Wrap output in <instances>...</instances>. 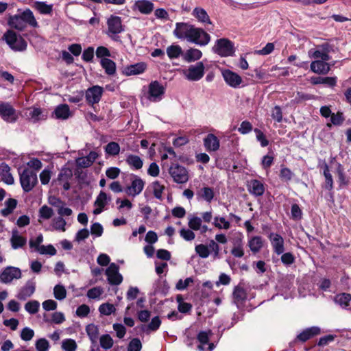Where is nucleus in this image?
I'll return each mask as SVG.
<instances>
[{"label":"nucleus","instance_id":"obj_19","mask_svg":"<svg viewBox=\"0 0 351 351\" xmlns=\"http://www.w3.org/2000/svg\"><path fill=\"white\" fill-rule=\"evenodd\" d=\"M147 68V65L144 62H138L124 67L123 73L126 76L139 75L143 73Z\"/></svg>","mask_w":351,"mask_h":351},{"label":"nucleus","instance_id":"obj_16","mask_svg":"<svg viewBox=\"0 0 351 351\" xmlns=\"http://www.w3.org/2000/svg\"><path fill=\"white\" fill-rule=\"evenodd\" d=\"M19 14L22 19V22H23L25 25V28L27 25L34 28L39 27L38 23L37 22L33 12L30 9L27 8L23 12H19Z\"/></svg>","mask_w":351,"mask_h":351},{"label":"nucleus","instance_id":"obj_58","mask_svg":"<svg viewBox=\"0 0 351 351\" xmlns=\"http://www.w3.org/2000/svg\"><path fill=\"white\" fill-rule=\"evenodd\" d=\"M104 293V290L100 287H95L89 289L87 292V297L90 299H99Z\"/></svg>","mask_w":351,"mask_h":351},{"label":"nucleus","instance_id":"obj_45","mask_svg":"<svg viewBox=\"0 0 351 351\" xmlns=\"http://www.w3.org/2000/svg\"><path fill=\"white\" fill-rule=\"evenodd\" d=\"M151 186L152 188L154 197L158 199H162L165 186L161 184L158 181H155L152 182Z\"/></svg>","mask_w":351,"mask_h":351},{"label":"nucleus","instance_id":"obj_9","mask_svg":"<svg viewBox=\"0 0 351 351\" xmlns=\"http://www.w3.org/2000/svg\"><path fill=\"white\" fill-rule=\"evenodd\" d=\"M0 116L4 121L10 123L15 122L17 119L16 110L9 103L0 104Z\"/></svg>","mask_w":351,"mask_h":351},{"label":"nucleus","instance_id":"obj_37","mask_svg":"<svg viewBox=\"0 0 351 351\" xmlns=\"http://www.w3.org/2000/svg\"><path fill=\"white\" fill-rule=\"evenodd\" d=\"M100 63L106 74L112 75L115 73L116 64L114 62L108 58H102L101 59Z\"/></svg>","mask_w":351,"mask_h":351},{"label":"nucleus","instance_id":"obj_17","mask_svg":"<svg viewBox=\"0 0 351 351\" xmlns=\"http://www.w3.org/2000/svg\"><path fill=\"white\" fill-rule=\"evenodd\" d=\"M248 191L250 194L260 197L264 194L265 186L263 182L258 180H251L247 183Z\"/></svg>","mask_w":351,"mask_h":351},{"label":"nucleus","instance_id":"obj_32","mask_svg":"<svg viewBox=\"0 0 351 351\" xmlns=\"http://www.w3.org/2000/svg\"><path fill=\"white\" fill-rule=\"evenodd\" d=\"M71 171L66 169L62 170L58 175V181L62 184V186L65 191H68L70 189V184L69 180L71 178Z\"/></svg>","mask_w":351,"mask_h":351},{"label":"nucleus","instance_id":"obj_7","mask_svg":"<svg viewBox=\"0 0 351 351\" xmlns=\"http://www.w3.org/2000/svg\"><path fill=\"white\" fill-rule=\"evenodd\" d=\"M165 88L158 81L152 82L149 85L147 99L152 102H158L162 99Z\"/></svg>","mask_w":351,"mask_h":351},{"label":"nucleus","instance_id":"obj_60","mask_svg":"<svg viewBox=\"0 0 351 351\" xmlns=\"http://www.w3.org/2000/svg\"><path fill=\"white\" fill-rule=\"evenodd\" d=\"M279 176L281 180L283 182H289L292 179L293 173L287 167H282L280 169Z\"/></svg>","mask_w":351,"mask_h":351},{"label":"nucleus","instance_id":"obj_56","mask_svg":"<svg viewBox=\"0 0 351 351\" xmlns=\"http://www.w3.org/2000/svg\"><path fill=\"white\" fill-rule=\"evenodd\" d=\"M337 173L338 175V181L339 182L340 186L347 185L348 181L346 179V176L344 174L343 167L340 163L337 164Z\"/></svg>","mask_w":351,"mask_h":351},{"label":"nucleus","instance_id":"obj_27","mask_svg":"<svg viewBox=\"0 0 351 351\" xmlns=\"http://www.w3.org/2000/svg\"><path fill=\"white\" fill-rule=\"evenodd\" d=\"M8 24L11 28L20 32H22L26 29L25 25H24L23 22H22V19L19 13L14 15L9 16L8 19Z\"/></svg>","mask_w":351,"mask_h":351},{"label":"nucleus","instance_id":"obj_26","mask_svg":"<svg viewBox=\"0 0 351 351\" xmlns=\"http://www.w3.org/2000/svg\"><path fill=\"white\" fill-rule=\"evenodd\" d=\"M192 15L197 20L198 22L211 25L212 22L206 11L201 8L196 7L192 12Z\"/></svg>","mask_w":351,"mask_h":351},{"label":"nucleus","instance_id":"obj_5","mask_svg":"<svg viewBox=\"0 0 351 351\" xmlns=\"http://www.w3.org/2000/svg\"><path fill=\"white\" fill-rule=\"evenodd\" d=\"M204 64L202 62H198L195 65H191L183 73L186 78L190 81H198L204 75Z\"/></svg>","mask_w":351,"mask_h":351},{"label":"nucleus","instance_id":"obj_59","mask_svg":"<svg viewBox=\"0 0 351 351\" xmlns=\"http://www.w3.org/2000/svg\"><path fill=\"white\" fill-rule=\"evenodd\" d=\"M202 219L198 217H191L189 220V227L193 230H199L201 228Z\"/></svg>","mask_w":351,"mask_h":351},{"label":"nucleus","instance_id":"obj_1","mask_svg":"<svg viewBox=\"0 0 351 351\" xmlns=\"http://www.w3.org/2000/svg\"><path fill=\"white\" fill-rule=\"evenodd\" d=\"M173 35L179 39L206 46L210 41V36L202 28L196 27L189 23H176Z\"/></svg>","mask_w":351,"mask_h":351},{"label":"nucleus","instance_id":"obj_12","mask_svg":"<svg viewBox=\"0 0 351 351\" xmlns=\"http://www.w3.org/2000/svg\"><path fill=\"white\" fill-rule=\"evenodd\" d=\"M268 238L271 242L274 252L278 255L282 254L285 251L283 238L280 234L273 232L269 234Z\"/></svg>","mask_w":351,"mask_h":351},{"label":"nucleus","instance_id":"obj_18","mask_svg":"<svg viewBox=\"0 0 351 351\" xmlns=\"http://www.w3.org/2000/svg\"><path fill=\"white\" fill-rule=\"evenodd\" d=\"M10 241L11 246L14 250L22 248L27 243V239L21 235L17 229L12 230V236Z\"/></svg>","mask_w":351,"mask_h":351},{"label":"nucleus","instance_id":"obj_61","mask_svg":"<svg viewBox=\"0 0 351 351\" xmlns=\"http://www.w3.org/2000/svg\"><path fill=\"white\" fill-rule=\"evenodd\" d=\"M35 346L37 351H49V343L46 339L41 338L36 341Z\"/></svg>","mask_w":351,"mask_h":351},{"label":"nucleus","instance_id":"obj_30","mask_svg":"<svg viewBox=\"0 0 351 351\" xmlns=\"http://www.w3.org/2000/svg\"><path fill=\"white\" fill-rule=\"evenodd\" d=\"M247 246L254 254H256L263 247V240L260 236H254L249 239Z\"/></svg>","mask_w":351,"mask_h":351},{"label":"nucleus","instance_id":"obj_13","mask_svg":"<svg viewBox=\"0 0 351 351\" xmlns=\"http://www.w3.org/2000/svg\"><path fill=\"white\" fill-rule=\"evenodd\" d=\"M222 75L225 82L232 88H238L243 82L240 75L228 69L223 71Z\"/></svg>","mask_w":351,"mask_h":351},{"label":"nucleus","instance_id":"obj_29","mask_svg":"<svg viewBox=\"0 0 351 351\" xmlns=\"http://www.w3.org/2000/svg\"><path fill=\"white\" fill-rule=\"evenodd\" d=\"M0 174L2 178V180L6 183L7 184H13L14 182V180L13 176L10 173V167L5 163H3L0 166Z\"/></svg>","mask_w":351,"mask_h":351},{"label":"nucleus","instance_id":"obj_23","mask_svg":"<svg viewBox=\"0 0 351 351\" xmlns=\"http://www.w3.org/2000/svg\"><path fill=\"white\" fill-rule=\"evenodd\" d=\"M35 289V283L33 281H27L17 294V298L20 300H25L34 293Z\"/></svg>","mask_w":351,"mask_h":351},{"label":"nucleus","instance_id":"obj_3","mask_svg":"<svg viewBox=\"0 0 351 351\" xmlns=\"http://www.w3.org/2000/svg\"><path fill=\"white\" fill-rule=\"evenodd\" d=\"M3 40L14 51H23L27 48L26 41L21 36H18L16 32L9 29L3 34Z\"/></svg>","mask_w":351,"mask_h":351},{"label":"nucleus","instance_id":"obj_25","mask_svg":"<svg viewBox=\"0 0 351 351\" xmlns=\"http://www.w3.org/2000/svg\"><path fill=\"white\" fill-rule=\"evenodd\" d=\"M204 144L207 151L215 152L219 148V140L213 134H209L204 139Z\"/></svg>","mask_w":351,"mask_h":351},{"label":"nucleus","instance_id":"obj_20","mask_svg":"<svg viewBox=\"0 0 351 351\" xmlns=\"http://www.w3.org/2000/svg\"><path fill=\"white\" fill-rule=\"evenodd\" d=\"M134 10H138L143 14H149L154 9V3L149 0H138L133 6Z\"/></svg>","mask_w":351,"mask_h":351},{"label":"nucleus","instance_id":"obj_51","mask_svg":"<svg viewBox=\"0 0 351 351\" xmlns=\"http://www.w3.org/2000/svg\"><path fill=\"white\" fill-rule=\"evenodd\" d=\"M195 252L198 256L202 258H206L210 255V250L208 247L204 244L197 245L195 247Z\"/></svg>","mask_w":351,"mask_h":351},{"label":"nucleus","instance_id":"obj_15","mask_svg":"<svg viewBox=\"0 0 351 351\" xmlns=\"http://www.w3.org/2000/svg\"><path fill=\"white\" fill-rule=\"evenodd\" d=\"M108 32L112 34H117L123 31L121 17L111 15L107 21Z\"/></svg>","mask_w":351,"mask_h":351},{"label":"nucleus","instance_id":"obj_11","mask_svg":"<svg viewBox=\"0 0 351 351\" xmlns=\"http://www.w3.org/2000/svg\"><path fill=\"white\" fill-rule=\"evenodd\" d=\"M144 185L145 182L141 178L134 176L131 184L124 189V192L129 196L135 197L141 193Z\"/></svg>","mask_w":351,"mask_h":351},{"label":"nucleus","instance_id":"obj_22","mask_svg":"<svg viewBox=\"0 0 351 351\" xmlns=\"http://www.w3.org/2000/svg\"><path fill=\"white\" fill-rule=\"evenodd\" d=\"M110 200V198L108 197L107 194L104 191H101L95 201L94 205L96 206V208L93 210V214H100Z\"/></svg>","mask_w":351,"mask_h":351},{"label":"nucleus","instance_id":"obj_14","mask_svg":"<svg viewBox=\"0 0 351 351\" xmlns=\"http://www.w3.org/2000/svg\"><path fill=\"white\" fill-rule=\"evenodd\" d=\"M103 88L99 86L89 88L86 92V99L88 103L92 105L98 103L101 97Z\"/></svg>","mask_w":351,"mask_h":351},{"label":"nucleus","instance_id":"obj_40","mask_svg":"<svg viewBox=\"0 0 351 351\" xmlns=\"http://www.w3.org/2000/svg\"><path fill=\"white\" fill-rule=\"evenodd\" d=\"M34 8L42 14H49L52 12L53 5L43 1H36Z\"/></svg>","mask_w":351,"mask_h":351},{"label":"nucleus","instance_id":"obj_10","mask_svg":"<svg viewBox=\"0 0 351 351\" xmlns=\"http://www.w3.org/2000/svg\"><path fill=\"white\" fill-rule=\"evenodd\" d=\"M108 281L110 285H118L123 280L122 276L119 272V266L111 263L106 270Z\"/></svg>","mask_w":351,"mask_h":351},{"label":"nucleus","instance_id":"obj_38","mask_svg":"<svg viewBox=\"0 0 351 351\" xmlns=\"http://www.w3.org/2000/svg\"><path fill=\"white\" fill-rule=\"evenodd\" d=\"M197 196L210 203L214 197V191L212 188L205 186L198 191Z\"/></svg>","mask_w":351,"mask_h":351},{"label":"nucleus","instance_id":"obj_47","mask_svg":"<svg viewBox=\"0 0 351 351\" xmlns=\"http://www.w3.org/2000/svg\"><path fill=\"white\" fill-rule=\"evenodd\" d=\"M54 298L58 300H63L66 297V290L63 285H57L53 288Z\"/></svg>","mask_w":351,"mask_h":351},{"label":"nucleus","instance_id":"obj_46","mask_svg":"<svg viewBox=\"0 0 351 351\" xmlns=\"http://www.w3.org/2000/svg\"><path fill=\"white\" fill-rule=\"evenodd\" d=\"M86 331L88 335L90 341L93 343L97 341L98 339L99 330L95 324H88L86 328Z\"/></svg>","mask_w":351,"mask_h":351},{"label":"nucleus","instance_id":"obj_42","mask_svg":"<svg viewBox=\"0 0 351 351\" xmlns=\"http://www.w3.org/2000/svg\"><path fill=\"white\" fill-rule=\"evenodd\" d=\"M167 54L170 59L178 58L182 54V49L180 45H171L167 48Z\"/></svg>","mask_w":351,"mask_h":351},{"label":"nucleus","instance_id":"obj_52","mask_svg":"<svg viewBox=\"0 0 351 351\" xmlns=\"http://www.w3.org/2000/svg\"><path fill=\"white\" fill-rule=\"evenodd\" d=\"M53 215V210L51 208L44 205L39 209V217L44 219H49Z\"/></svg>","mask_w":351,"mask_h":351},{"label":"nucleus","instance_id":"obj_55","mask_svg":"<svg viewBox=\"0 0 351 351\" xmlns=\"http://www.w3.org/2000/svg\"><path fill=\"white\" fill-rule=\"evenodd\" d=\"M100 345L104 349H110L113 345V340L109 335H104L100 337Z\"/></svg>","mask_w":351,"mask_h":351},{"label":"nucleus","instance_id":"obj_44","mask_svg":"<svg viewBox=\"0 0 351 351\" xmlns=\"http://www.w3.org/2000/svg\"><path fill=\"white\" fill-rule=\"evenodd\" d=\"M66 222L63 217L59 216L52 219L51 226L53 230L64 232Z\"/></svg>","mask_w":351,"mask_h":351},{"label":"nucleus","instance_id":"obj_24","mask_svg":"<svg viewBox=\"0 0 351 351\" xmlns=\"http://www.w3.org/2000/svg\"><path fill=\"white\" fill-rule=\"evenodd\" d=\"M336 77H311L310 82L313 85L324 84L328 87H334L337 84Z\"/></svg>","mask_w":351,"mask_h":351},{"label":"nucleus","instance_id":"obj_2","mask_svg":"<svg viewBox=\"0 0 351 351\" xmlns=\"http://www.w3.org/2000/svg\"><path fill=\"white\" fill-rule=\"evenodd\" d=\"M212 51L221 57L232 56L235 52L234 43L228 38L217 40Z\"/></svg>","mask_w":351,"mask_h":351},{"label":"nucleus","instance_id":"obj_49","mask_svg":"<svg viewBox=\"0 0 351 351\" xmlns=\"http://www.w3.org/2000/svg\"><path fill=\"white\" fill-rule=\"evenodd\" d=\"M233 297L235 302H242L246 299L247 294L243 288L236 287L233 292Z\"/></svg>","mask_w":351,"mask_h":351},{"label":"nucleus","instance_id":"obj_43","mask_svg":"<svg viewBox=\"0 0 351 351\" xmlns=\"http://www.w3.org/2000/svg\"><path fill=\"white\" fill-rule=\"evenodd\" d=\"M213 225L218 229L228 230L230 228V223L223 217L216 216L214 217Z\"/></svg>","mask_w":351,"mask_h":351},{"label":"nucleus","instance_id":"obj_64","mask_svg":"<svg viewBox=\"0 0 351 351\" xmlns=\"http://www.w3.org/2000/svg\"><path fill=\"white\" fill-rule=\"evenodd\" d=\"M141 348L142 343L140 339L134 338L129 343L128 351H141Z\"/></svg>","mask_w":351,"mask_h":351},{"label":"nucleus","instance_id":"obj_33","mask_svg":"<svg viewBox=\"0 0 351 351\" xmlns=\"http://www.w3.org/2000/svg\"><path fill=\"white\" fill-rule=\"evenodd\" d=\"M202 56V53L200 50L195 48H191L184 53V59L187 62H191L199 60Z\"/></svg>","mask_w":351,"mask_h":351},{"label":"nucleus","instance_id":"obj_57","mask_svg":"<svg viewBox=\"0 0 351 351\" xmlns=\"http://www.w3.org/2000/svg\"><path fill=\"white\" fill-rule=\"evenodd\" d=\"M271 117L278 123H281L282 121V111L279 106H276L272 108L271 112Z\"/></svg>","mask_w":351,"mask_h":351},{"label":"nucleus","instance_id":"obj_54","mask_svg":"<svg viewBox=\"0 0 351 351\" xmlns=\"http://www.w3.org/2000/svg\"><path fill=\"white\" fill-rule=\"evenodd\" d=\"M116 311L114 306L109 303H104L99 307V311L101 314L110 315Z\"/></svg>","mask_w":351,"mask_h":351},{"label":"nucleus","instance_id":"obj_8","mask_svg":"<svg viewBox=\"0 0 351 351\" xmlns=\"http://www.w3.org/2000/svg\"><path fill=\"white\" fill-rule=\"evenodd\" d=\"M169 173L174 182L177 183H185L189 180L186 169L184 167L178 164L172 165L169 169Z\"/></svg>","mask_w":351,"mask_h":351},{"label":"nucleus","instance_id":"obj_36","mask_svg":"<svg viewBox=\"0 0 351 351\" xmlns=\"http://www.w3.org/2000/svg\"><path fill=\"white\" fill-rule=\"evenodd\" d=\"M323 171L325 178L324 188L326 190L330 191L333 188V179L331 173H330L329 167L326 162L323 165Z\"/></svg>","mask_w":351,"mask_h":351},{"label":"nucleus","instance_id":"obj_34","mask_svg":"<svg viewBox=\"0 0 351 351\" xmlns=\"http://www.w3.org/2000/svg\"><path fill=\"white\" fill-rule=\"evenodd\" d=\"M54 114L57 119H66L71 116L70 109L68 105L62 104L56 107Z\"/></svg>","mask_w":351,"mask_h":351},{"label":"nucleus","instance_id":"obj_35","mask_svg":"<svg viewBox=\"0 0 351 351\" xmlns=\"http://www.w3.org/2000/svg\"><path fill=\"white\" fill-rule=\"evenodd\" d=\"M351 300V295L347 293L337 294L334 298V301L343 308H346L349 306Z\"/></svg>","mask_w":351,"mask_h":351},{"label":"nucleus","instance_id":"obj_21","mask_svg":"<svg viewBox=\"0 0 351 351\" xmlns=\"http://www.w3.org/2000/svg\"><path fill=\"white\" fill-rule=\"evenodd\" d=\"M311 70L317 74L326 75L330 71V66L326 61L315 60L311 64Z\"/></svg>","mask_w":351,"mask_h":351},{"label":"nucleus","instance_id":"obj_4","mask_svg":"<svg viewBox=\"0 0 351 351\" xmlns=\"http://www.w3.org/2000/svg\"><path fill=\"white\" fill-rule=\"evenodd\" d=\"M20 175V182L24 191L29 192L38 183L36 173L29 168L24 169Z\"/></svg>","mask_w":351,"mask_h":351},{"label":"nucleus","instance_id":"obj_50","mask_svg":"<svg viewBox=\"0 0 351 351\" xmlns=\"http://www.w3.org/2000/svg\"><path fill=\"white\" fill-rule=\"evenodd\" d=\"M106 152L111 156H117L120 152V146L116 142H110L105 147Z\"/></svg>","mask_w":351,"mask_h":351},{"label":"nucleus","instance_id":"obj_6","mask_svg":"<svg viewBox=\"0 0 351 351\" xmlns=\"http://www.w3.org/2000/svg\"><path fill=\"white\" fill-rule=\"evenodd\" d=\"M21 276V271L19 268L8 266L0 272V281L3 283L8 284L14 280L20 279Z\"/></svg>","mask_w":351,"mask_h":351},{"label":"nucleus","instance_id":"obj_62","mask_svg":"<svg viewBox=\"0 0 351 351\" xmlns=\"http://www.w3.org/2000/svg\"><path fill=\"white\" fill-rule=\"evenodd\" d=\"M62 348L66 351H75L77 348V344L73 339H68L62 341Z\"/></svg>","mask_w":351,"mask_h":351},{"label":"nucleus","instance_id":"obj_48","mask_svg":"<svg viewBox=\"0 0 351 351\" xmlns=\"http://www.w3.org/2000/svg\"><path fill=\"white\" fill-rule=\"evenodd\" d=\"M308 56L311 58H314V59L320 58L321 60H324V61H328L330 59V57L328 54H326V53H323L321 50H319V49L309 50Z\"/></svg>","mask_w":351,"mask_h":351},{"label":"nucleus","instance_id":"obj_28","mask_svg":"<svg viewBox=\"0 0 351 351\" xmlns=\"http://www.w3.org/2000/svg\"><path fill=\"white\" fill-rule=\"evenodd\" d=\"M320 333V328L317 326H313L308 328H306V330H303L302 332H300L297 338L302 341L305 342L311 337H313L315 335H317Z\"/></svg>","mask_w":351,"mask_h":351},{"label":"nucleus","instance_id":"obj_39","mask_svg":"<svg viewBox=\"0 0 351 351\" xmlns=\"http://www.w3.org/2000/svg\"><path fill=\"white\" fill-rule=\"evenodd\" d=\"M126 162L130 167L134 169H141L143 165V160L138 156L133 154H130L127 156Z\"/></svg>","mask_w":351,"mask_h":351},{"label":"nucleus","instance_id":"obj_31","mask_svg":"<svg viewBox=\"0 0 351 351\" xmlns=\"http://www.w3.org/2000/svg\"><path fill=\"white\" fill-rule=\"evenodd\" d=\"M231 254L237 258H241L244 255L243 243L241 237L236 238L233 241Z\"/></svg>","mask_w":351,"mask_h":351},{"label":"nucleus","instance_id":"obj_53","mask_svg":"<svg viewBox=\"0 0 351 351\" xmlns=\"http://www.w3.org/2000/svg\"><path fill=\"white\" fill-rule=\"evenodd\" d=\"M40 307V303L37 300H32L27 302L25 305V309L30 314L36 313Z\"/></svg>","mask_w":351,"mask_h":351},{"label":"nucleus","instance_id":"obj_63","mask_svg":"<svg viewBox=\"0 0 351 351\" xmlns=\"http://www.w3.org/2000/svg\"><path fill=\"white\" fill-rule=\"evenodd\" d=\"M34 336V331L29 327L24 328L21 332V338L25 341H30Z\"/></svg>","mask_w":351,"mask_h":351},{"label":"nucleus","instance_id":"obj_41","mask_svg":"<svg viewBox=\"0 0 351 351\" xmlns=\"http://www.w3.org/2000/svg\"><path fill=\"white\" fill-rule=\"evenodd\" d=\"M5 207L1 210L3 216L7 217L10 215L15 209L17 205V201L15 199L10 198L5 202Z\"/></svg>","mask_w":351,"mask_h":351}]
</instances>
